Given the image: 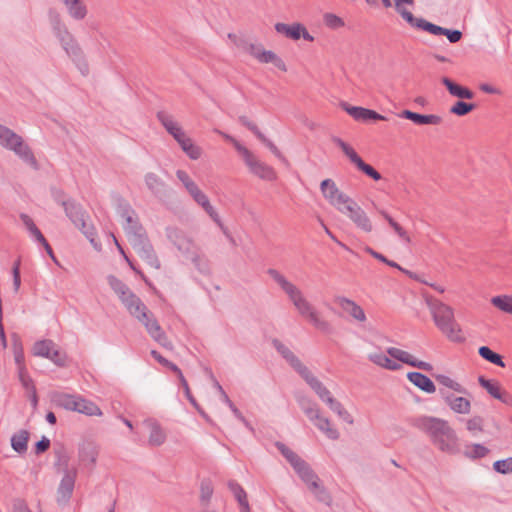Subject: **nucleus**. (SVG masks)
<instances>
[{
  "label": "nucleus",
  "mask_w": 512,
  "mask_h": 512,
  "mask_svg": "<svg viewBox=\"0 0 512 512\" xmlns=\"http://www.w3.org/2000/svg\"><path fill=\"white\" fill-rule=\"evenodd\" d=\"M314 425L322 431L329 439L337 440L339 438V432L336 428H333L330 420L324 417L320 410L317 412V418L309 419Z\"/></svg>",
  "instance_id": "33"
},
{
  "label": "nucleus",
  "mask_w": 512,
  "mask_h": 512,
  "mask_svg": "<svg viewBox=\"0 0 512 512\" xmlns=\"http://www.w3.org/2000/svg\"><path fill=\"white\" fill-rule=\"evenodd\" d=\"M369 360L374 364L391 371H397L401 368V365L393 361L390 357L383 353H373L368 356Z\"/></svg>",
  "instance_id": "39"
},
{
  "label": "nucleus",
  "mask_w": 512,
  "mask_h": 512,
  "mask_svg": "<svg viewBox=\"0 0 512 512\" xmlns=\"http://www.w3.org/2000/svg\"><path fill=\"white\" fill-rule=\"evenodd\" d=\"M214 386L216 387V389L219 391L220 395H221V398L223 400L224 403H226L228 405V407L231 409V411L233 412V414L239 419L241 420L242 422H244L245 424H247V421L245 419V417L243 416V414L241 413V411L234 405V403L230 400V398L228 397L227 393L224 391L223 387L219 384V382L217 380L214 379Z\"/></svg>",
  "instance_id": "50"
},
{
  "label": "nucleus",
  "mask_w": 512,
  "mask_h": 512,
  "mask_svg": "<svg viewBox=\"0 0 512 512\" xmlns=\"http://www.w3.org/2000/svg\"><path fill=\"white\" fill-rule=\"evenodd\" d=\"M193 200L200 205L204 211L211 217V219L220 227H222L221 219L214 207L211 205L207 195L203 193L197 186L191 192H189Z\"/></svg>",
  "instance_id": "23"
},
{
  "label": "nucleus",
  "mask_w": 512,
  "mask_h": 512,
  "mask_svg": "<svg viewBox=\"0 0 512 512\" xmlns=\"http://www.w3.org/2000/svg\"><path fill=\"white\" fill-rule=\"evenodd\" d=\"M21 140V136L10 128L0 124V145L7 150H11L16 142Z\"/></svg>",
  "instance_id": "40"
},
{
  "label": "nucleus",
  "mask_w": 512,
  "mask_h": 512,
  "mask_svg": "<svg viewBox=\"0 0 512 512\" xmlns=\"http://www.w3.org/2000/svg\"><path fill=\"white\" fill-rule=\"evenodd\" d=\"M332 141L343 151V153L348 157L350 162L354 164L358 170L363 172L368 177L372 178L375 181H379L382 179L381 174L375 170L371 165L365 163L362 158L357 154V152L348 145L345 141H343L339 137H333Z\"/></svg>",
  "instance_id": "10"
},
{
  "label": "nucleus",
  "mask_w": 512,
  "mask_h": 512,
  "mask_svg": "<svg viewBox=\"0 0 512 512\" xmlns=\"http://www.w3.org/2000/svg\"><path fill=\"white\" fill-rule=\"evenodd\" d=\"M299 405L305 415L311 419L317 418V412L320 410L316 403L312 402L310 399L302 397L299 399Z\"/></svg>",
  "instance_id": "54"
},
{
  "label": "nucleus",
  "mask_w": 512,
  "mask_h": 512,
  "mask_svg": "<svg viewBox=\"0 0 512 512\" xmlns=\"http://www.w3.org/2000/svg\"><path fill=\"white\" fill-rule=\"evenodd\" d=\"M228 37L234 42L236 47L242 52L249 54L260 63H272L281 71H287L284 61L273 51L265 50L260 43H254L246 38L237 37L234 34H229Z\"/></svg>",
  "instance_id": "5"
},
{
  "label": "nucleus",
  "mask_w": 512,
  "mask_h": 512,
  "mask_svg": "<svg viewBox=\"0 0 512 512\" xmlns=\"http://www.w3.org/2000/svg\"><path fill=\"white\" fill-rule=\"evenodd\" d=\"M18 378L23 388L28 392L36 390L33 379L29 376L26 367L18 369Z\"/></svg>",
  "instance_id": "58"
},
{
  "label": "nucleus",
  "mask_w": 512,
  "mask_h": 512,
  "mask_svg": "<svg viewBox=\"0 0 512 512\" xmlns=\"http://www.w3.org/2000/svg\"><path fill=\"white\" fill-rule=\"evenodd\" d=\"M67 217L79 228L91 243H94L95 230L86 222V213L79 203L72 200L62 201Z\"/></svg>",
  "instance_id": "8"
},
{
  "label": "nucleus",
  "mask_w": 512,
  "mask_h": 512,
  "mask_svg": "<svg viewBox=\"0 0 512 512\" xmlns=\"http://www.w3.org/2000/svg\"><path fill=\"white\" fill-rule=\"evenodd\" d=\"M436 381L440 383L441 385L448 387L458 393H465V388L459 384L458 382L454 381L450 377L443 375V374H437L434 376Z\"/></svg>",
  "instance_id": "55"
},
{
  "label": "nucleus",
  "mask_w": 512,
  "mask_h": 512,
  "mask_svg": "<svg viewBox=\"0 0 512 512\" xmlns=\"http://www.w3.org/2000/svg\"><path fill=\"white\" fill-rule=\"evenodd\" d=\"M349 219L360 230L370 233L373 230V224L367 213L359 206Z\"/></svg>",
  "instance_id": "35"
},
{
  "label": "nucleus",
  "mask_w": 512,
  "mask_h": 512,
  "mask_svg": "<svg viewBox=\"0 0 512 512\" xmlns=\"http://www.w3.org/2000/svg\"><path fill=\"white\" fill-rule=\"evenodd\" d=\"M275 445L277 449L280 451V453L285 457V459L291 464L294 470L305 462L300 456H298L294 451L288 448L284 443L276 442Z\"/></svg>",
  "instance_id": "44"
},
{
  "label": "nucleus",
  "mask_w": 512,
  "mask_h": 512,
  "mask_svg": "<svg viewBox=\"0 0 512 512\" xmlns=\"http://www.w3.org/2000/svg\"><path fill=\"white\" fill-rule=\"evenodd\" d=\"M295 472L301 478V480L307 485L309 488L312 486V483L319 481V477L312 470L307 462L302 463L299 467L295 469Z\"/></svg>",
  "instance_id": "43"
},
{
  "label": "nucleus",
  "mask_w": 512,
  "mask_h": 512,
  "mask_svg": "<svg viewBox=\"0 0 512 512\" xmlns=\"http://www.w3.org/2000/svg\"><path fill=\"white\" fill-rule=\"evenodd\" d=\"M490 450L482 444H471L465 447L464 455L465 457L476 460L486 457L489 454Z\"/></svg>",
  "instance_id": "47"
},
{
  "label": "nucleus",
  "mask_w": 512,
  "mask_h": 512,
  "mask_svg": "<svg viewBox=\"0 0 512 512\" xmlns=\"http://www.w3.org/2000/svg\"><path fill=\"white\" fill-rule=\"evenodd\" d=\"M419 29L427 31L433 35H445L449 42L457 43L462 38V32L459 30H451L436 24H433L427 20L420 21Z\"/></svg>",
  "instance_id": "19"
},
{
  "label": "nucleus",
  "mask_w": 512,
  "mask_h": 512,
  "mask_svg": "<svg viewBox=\"0 0 512 512\" xmlns=\"http://www.w3.org/2000/svg\"><path fill=\"white\" fill-rule=\"evenodd\" d=\"M55 344L52 340H40L34 343L32 353L34 356L48 358Z\"/></svg>",
  "instance_id": "48"
},
{
  "label": "nucleus",
  "mask_w": 512,
  "mask_h": 512,
  "mask_svg": "<svg viewBox=\"0 0 512 512\" xmlns=\"http://www.w3.org/2000/svg\"><path fill=\"white\" fill-rule=\"evenodd\" d=\"M491 302L501 311L512 314L511 296H496L492 298Z\"/></svg>",
  "instance_id": "59"
},
{
  "label": "nucleus",
  "mask_w": 512,
  "mask_h": 512,
  "mask_svg": "<svg viewBox=\"0 0 512 512\" xmlns=\"http://www.w3.org/2000/svg\"><path fill=\"white\" fill-rule=\"evenodd\" d=\"M29 432L25 429L19 430L11 437V446L19 454H24L28 448Z\"/></svg>",
  "instance_id": "37"
},
{
  "label": "nucleus",
  "mask_w": 512,
  "mask_h": 512,
  "mask_svg": "<svg viewBox=\"0 0 512 512\" xmlns=\"http://www.w3.org/2000/svg\"><path fill=\"white\" fill-rule=\"evenodd\" d=\"M133 317L137 318L146 328L148 334L163 347H169L171 344L159 325L153 313L148 310L146 305L141 301L130 312Z\"/></svg>",
  "instance_id": "6"
},
{
  "label": "nucleus",
  "mask_w": 512,
  "mask_h": 512,
  "mask_svg": "<svg viewBox=\"0 0 512 512\" xmlns=\"http://www.w3.org/2000/svg\"><path fill=\"white\" fill-rule=\"evenodd\" d=\"M387 353L391 358L398 360V361H400L404 364H407L409 366H412V367H415V368H418V369H421V370H424L427 372H431L433 370L432 364L422 361V360H418L409 352L401 350L399 348L389 347L387 349Z\"/></svg>",
  "instance_id": "16"
},
{
  "label": "nucleus",
  "mask_w": 512,
  "mask_h": 512,
  "mask_svg": "<svg viewBox=\"0 0 512 512\" xmlns=\"http://www.w3.org/2000/svg\"><path fill=\"white\" fill-rule=\"evenodd\" d=\"M10 151H13L23 162L28 164L34 170L39 169V164L34 156L31 148L26 144L21 137V140L15 143Z\"/></svg>",
  "instance_id": "24"
},
{
  "label": "nucleus",
  "mask_w": 512,
  "mask_h": 512,
  "mask_svg": "<svg viewBox=\"0 0 512 512\" xmlns=\"http://www.w3.org/2000/svg\"><path fill=\"white\" fill-rule=\"evenodd\" d=\"M181 149L193 160L198 159L201 156V150L199 147L194 145L193 141L189 137H185L178 143Z\"/></svg>",
  "instance_id": "52"
},
{
  "label": "nucleus",
  "mask_w": 512,
  "mask_h": 512,
  "mask_svg": "<svg viewBox=\"0 0 512 512\" xmlns=\"http://www.w3.org/2000/svg\"><path fill=\"white\" fill-rule=\"evenodd\" d=\"M483 426H484V419L479 415H475L466 420V429L472 435H476L477 433L483 432V430H484Z\"/></svg>",
  "instance_id": "57"
},
{
  "label": "nucleus",
  "mask_w": 512,
  "mask_h": 512,
  "mask_svg": "<svg viewBox=\"0 0 512 512\" xmlns=\"http://www.w3.org/2000/svg\"><path fill=\"white\" fill-rule=\"evenodd\" d=\"M48 19L53 35L60 43L66 55L73 61L80 73L83 76H87L89 73V65L85 54L76 38L62 20L60 13L55 9H49Z\"/></svg>",
  "instance_id": "3"
},
{
  "label": "nucleus",
  "mask_w": 512,
  "mask_h": 512,
  "mask_svg": "<svg viewBox=\"0 0 512 512\" xmlns=\"http://www.w3.org/2000/svg\"><path fill=\"white\" fill-rule=\"evenodd\" d=\"M476 108V104L457 101L451 108L450 113L457 116H465Z\"/></svg>",
  "instance_id": "56"
},
{
  "label": "nucleus",
  "mask_w": 512,
  "mask_h": 512,
  "mask_svg": "<svg viewBox=\"0 0 512 512\" xmlns=\"http://www.w3.org/2000/svg\"><path fill=\"white\" fill-rule=\"evenodd\" d=\"M441 83L447 88L449 93L460 99H472L474 97V92L468 89L467 87L461 86L454 81H452L448 77H443L441 79Z\"/></svg>",
  "instance_id": "31"
},
{
  "label": "nucleus",
  "mask_w": 512,
  "mask_h": 512,
  "mask_svg": "<svg viewBox=\"0 0 512 512\" xmlns=\"http://www.w3.org/2000/svg\"><path fill=\"white\" fill-rule=\"evenodd\" d=\"M165 438L166 437L162 429L159 426L154 425L150 431L149 444L152 446H160L164 443Z\"/></svg>",
  "instance_id": "62"
},
{
  "label": "nucleus",
  "mask_w": 512,
  "mask_h": 512,
  "mask_svg": "<svg viewBox=\"0 0 512 512\" xmlns=\"http://www.w3.org/2000/svg\"><path fill=\"white\" fill-rule=\"evenodd\" d=\"M78 398V395L58 392L53 394L52 402L58 407L75 412Z\"/></svg>",
  "instance_id": "36"
},
{
  "label": "nucleus",
  "mask_w": 512,
  "mask_h": 512,
  "mask_svg": "<svg viewBox=\"0 0 512 512\" xmlns=\"http://www.w3.org/2000/svg\"><path fill=\"white\" fill-rule=\"evenodd\" d=\"M272 345L276 351L287 361V363L299 374L308 369L301 360L279 339H273Z\"/></svg>",
  "instance_id": "17"
},
{
  "label": "nucleus",
  "mask_w": 512,
  "mask_h": 512,
  "mask_svg": "<svg viewBox=\"0 0 512 512\" xmlns=\"http://www.w3.org/2000/svg\"><path fill=\"white\" fill-rule=\"evenodd\" d=\"M328 407L335 412L341 419H343L345 422L349 424H353V418L350 415V413L343 407V405L336 400L333 396L330 398H327V401L325 402Z\"/></svg>",
  "instance_id": "45"
},
{
  "label": "nucleus",
  "mask_w": 512,
  "mask_h": 512,
  "mask_svg": "<svg viewBox=\"0 0 512 512\" xmlns=\"http://www.w3.org/2000/svg\"><path fill=\"white\" fill-rule=\"evenodd\" d=\"M56 455V462L55 465L65 473L67 471H71L72 469H69V457L63 447H61L58 450H55Z\"/></svg>",
  "instance_id": "60"
},
{
  "label": "nucleus",
  "mask_w": 512,
  "mask_h": 512,
  "mask_svg": "<svg viewBox=\"0 0 512 512\" xmlns=\"http://www.w3.org/2000/svg\"><path fill=\"white\" fill-rule=\"evenodd\" d=\"M300 376L306 381V383L311 387V389L318 395V397L323 402H326L327 398H330L332 396L330 391L317 377H315L310 372L309 369H307L306 372H303Z\"/></svg>",
  "instance_id": "27"
},
{
  "label": "nucleus",
  "mask_w": 512,
  "mask_h": 512,
  "mask_svg": "<svg viewBox=\"0 0 512 512\" xmlns=\"http://www.w3.org/2000/svg\"><path fill=\"white\" fill-rule=\"evenodd\" d=\"M144 183L148 191L159 201L169 198L170 188L167 183L156 173L147 172L144 175Z\"/></svg>",
  "instance_id": "13"
},
{
  "label": "nucleus",
  "mask_w": 512,
  "mask_h": 512,
  "mask_svg": "<svg viewBox=\"0 0 512 512\" xmlns=\"http://www.w3.org/2000/svg\"><path fill=\"white\" fill-rule=\"evenodd\" d=\"M427 305L439 330L453 342L465 341L462 330L454 318V310L449 305L435 298H428Z\"/></svg>",
  "instance_id": "4"
},
{
  "label": "nucleus",
  "mask_w": 512,
  "mask_h": 512,
  "mask_svg": "<svg viewBox=\"0 0 512 512\" xmlns=\"http://www.w3.org/2000/svg\"><path fill=\"white\" fill-rule=\"evenodd\" d=\"M213 494L212 482L209 479H204L200 484V500L206 504L210 501Z\"/></svg>",
  "instance_id": "61"
},
{
  "label": "nucleus",
  "mask_w": 512,
  "mask_h": 512,
  "mask_svg": "<svg viewBox=\"0 0 512 512\" xmlns=\"http://www.w3.org/2000/svg\"><path fill=\"white\" fill-rule=\"evenodd\" d=\"M320 190L324 198L332 205L336 206L340 204L347 196V194L341 192L336 183L332 179H325L320 184Z\"/></svg>",
  "instance_id": "20"
},
{
  "label": "nucleus",
  "mask_w": 512,
  "mask_h": 512,
  "mask_svg": "<svg viewBox=\"0 0 512 512\" xmlns=\"http://www.w3.org/2000/svg\"><path fill=\"white\" fill-rule=\"evenodd\" d=\"M493 468L496 472L501 474L512 473V457L495 461L493 464Z\"/></svg>",
  "instance_id": "64"
},
{
  "label": "nucleus",
  "mask_w": 512,
  "mask_h": 512,
  "mask_svg": "<svg viewBox=\"0 0 512 512\" xmlns=\"http://www.w3.org/2000/svg\"><path fill=\"white\" fill-rule=\"evenodd\" d=\"M20 218L27 228V230L30 232L31 236L37 241V242H44V236L41 233V231L38 229V227L35 225L34 221L31 217H29L27 214H21Z\"/></svg>",
  "instance_id": "51"
},
{
  "label": "nucleus",
  "mask_w": 512,
  "mask_h": 512,
  "mask_svg": "<svg viewBox=\"0 0 512 512\" xmlns=\"http://www.w3.org/2000/svg\"><path fill=\"white\" fill-rule=\"evenodd\" d=\"M358 207H359V205L348 195L344 198V200L342 202H340V204H337L335 206V208L340 213L344 214L348 218L350 217V215H352L355 212V210Z\"/></svg>",
  "instance_id": "53"
},
{
  "label": "nucleus",
  "mask_w": 512,
  "mask_h": 512,
  "mask_svg": "<svg viewBox=\"0 0 512 512\" xmlns=\"http://www.w3.org/2000/svg\"><path fill=\"white\" fill-rule=\"evenodd\" d=\"M415 0H394L395 10L401 17L407 21L412 27L419 29L420 21H425L424 18L415 17L410 11L403 7L404 4L413 5Z\"/></svg>",
  "instance_id": "32"
},
{
  "label": "nucleus",
  "mask_w": 512,
  "mask_h": 512,
  "mask_svg": "<svg viewBox=\"0 0 512 512\" xmlns=\"http://www.w3.org/2000/svg\"><path fill=\"white\" fill-rule=\"evenodd\" d=\"M479 384L495 399L505 404L512 403V396L501 390V386L497 381L486 379L484 376L478 378Z\"/></svg>",
  "instance_id": "22"
},
{
  "label": "nucleus",
  "mask_w": 512,
  "mask_h": 512,
  "mask_svg": "<svg viewBox=\"0 0 512 512\" xmlns=\"http://www.w3.org/2000/svg\"><path fill=\"white\" fill-rule=\"evenodd\" d=\"M75 412L87 415V416H101V409L92 401L87 400L79 396L77 400V406Z\"/></svg>",
  "instance_id": "38"
},
{
  "label": "nucleus",
  "mask_w": 512,
  "mask_h": 512,
  "mask_svg": "<svg viewBox=\"0 0 512 512\" xmlns=\"http://www.w3.org/2000/svg\"><path fill=\"white\" fill-rule=\"evenodd\" d=\"M407 379L426 393L432 394L436 391V386L433 381L420 372H408Z\"/></svg>",
  "instance_id": "29"
},
{
  "label": "nucleus",
  "mask_w": 512,
  "mask_h": 512,
  "mask_svg": "<svg viewBox=\"0 0 512 512\" xmlns=\"http://www.w3.org/2000/svg\"><path fill=\"white\" fill-rule=\"evenodd\" d=\"M166 236L184 257L197 246L190 237L177 227H167Z\"/></svg>",
  "instance_id": "14"
},
{
  "label": "nucleus",
  "mask_w": 512,
  "mask_h": 512,
  "mask_svg": "<svg viewBox=\"0 0 512 512\" xmlns=\"http://www.w3.org/2000/svg\"><path fill=\"white\" fill-rule=\"evenodd\" d=\"M379 214L388 222L394 232L407 244L411 242V238L405 229L397 223L385 210H379Z\"/></svg>",
  "instance_id": "46"
},
{
  "label": "nucleus",
  "mask_w": 512,
  "mask_h": 512,
  "mask_svg": "<svg viewBox=\"0 0 512 512\" xmlns=\"http://www.w3.org/2000/svg\"><path fill=\"white\" fill-rule=\"evenodd\" d=\"M185 258L189 260L201 274H210V262L207 256L196 246Z\"/></svg>",
  "instance_id": "25"
},
{
  "label": "nucleus",
  "mask_w": 512,
  "mask_h": 512,
  "mask_svg": "<svg viewBox=\"0 0 512 512\" xmlns=\"http://www.w3.org/2000/svg\"><path fill=\"white\" fill-rule=\"evenodd\" d=\"M137 255L151 268L160 269V260L151 244L148 236H143L129 242Z\"/></svg>",
  "instance_id": "11"
},
{
  "label": "nucleus",
  "mask_w": 512,
  "mask_h": 512,
  "mask_svg": "<svg viewBox=\"0 0 512 512\" xmlns=\"http://www.w3.org/2000/svg\"><path fill=\"white\" fill-rule=\"evenodd\" d=\"M399 117L411 120L417 125H439L442 122V118L438 115H423L410 110H403Z\"/></svg>",
  "instance_id": "26"
},
{
  "label": "nucleus",
  "mask_w": 512,
  "mask_h": 512,
  "mask_svg": "<svg viewBox=\"0 0 512 512\" xmlns=\"http://www.w3.org/2000/svg\"><path fill=\"white\" fill-rule=\"evenodd\" d=\"M158 121L163 125L166 131H170L171 129L177 127L178 122H176L172 115L165 111H159L157 113Z\"/></svg>",
  "instance_id": "63"
},
{
  "label": "nucleus",
  "mask_w": 512,
  "mask_h": 512,
  "mask_svg": "<svg viewBox=\"0 0 512 512\" xmlns=\"http://www.w3.org/2000/svg\"><path fill=\"white\" fill-rule=\"evenodd\" d=\"M412 424L424 432L439 451L450 455L459 452V438L447 420L434 416H420L413 419Z\"/></svg>",
  "instance_id": "1"
},
{
  "label": "nucleus",
  "mask_w": 512,
  "mask_h": 512,
  "mask_svg": "<svg viewBox=\"0 0 512 512\" xmlns=\"http://www.w3.org/2000/svg\"><path fill=\"white\" fill-rule=\"evenodd\" d=\"M341 107L350 115L352 116L356 121H368V120H381L385 121L386 117L377 113L374 110L358 107V106H351L346 102L341 103Z\"/></svg>",
  "instance_id": "18"
},
{
  "label": "nucleus",
  "mask_w": 512,
  "mask_h": 512,
  "mask_svg": "<svg viewBox=\"0 0 512 512\" xmlns=\"http://www.w3.org/2000/svg\"><path fill=\"white\" fill-rule=\"evenodd\" d=\"M107 281L111 289L118 295L122 304L129 312L135 306L140 304L141 299L136 294H134L123 281L114 275H109L107 277Z\"/></svg>",
  "instance_id": "12"
},
{
  "label": "nucleus",
  "mask_w": 512,
  "mask_h": 512,
  "mask_svg": "<svg viewBox=\"0 0 512 512\" xmlns=\"http://www.w3.org/2000/svg\"><path fill=\"white\" fill-rule=\"evenodd\" d=\"M334 302L356 321H366V315L364 310L355 301L344 296H337L335 297Z\"/></svg>",
  "instance_id": "21"
},
{
  "label": "nucleus",
  "mask_w": 512,
  "mask_h": 512,
  "mask_svg": "<svg viewBox=\"0 0 512 512\" xmlns=\"http://www.w3.org/2000/svg\"><path fill=\"white\" fill-rule=\"evenodd\" d=\"M301 29H303V25L299 23H294L292 25H288L285 23H276L275 30L285 35L287 38L298 40L301 37Z\"/></svg>",
  "instance_id": "41"
},
{
  "label": "nucleus",
  "mask_w": 512,
  "mask_h": 512,
  "mask_svg": "<svg viewBox=\"0 0 512 512\" xmlns=\"http://www.w3.org/2000/svg\"><path fill=\"white\" fill-rule=\"evenodd\" d=\"M76 477V468H72L71 471H67V473L63 475L57 489V503L59 505H66L71 499L75 487Z\"/></svg>",
  "instance_id": "15"
},
{
  "label": "nucleus",
  "mask_w": 512,
  "mask_h": 512,
  "mask_svg": "<svg viewBox=\"0 0 512 512\" xmlns=\"http://www.w3.org/2000/svg\"><path fill=\"white\" fill-rule=\"evenodd\" d=\"M445 403L457 414H469L471 411V402L465 397L447 394L444 396Z\"/></svg>",
  "instance_id": "28"
},
{
  "label": "nucleus",
  "mask_w": 512,
  "mask_h": 512,
  "mask_svg": "<svg viewBox=\"0 0 512 512\" xmlns=\"http://www.w3.org/2000/svg\"><path fill=\"white\" fill-rule=\"evenodd\" d=\"M67 9L69 16L77 21L83 20L88 13L87 7L82 0H61Z\"/></svg>",
  "instance_id": "30"
},
{
  "label": "nucleus",
  "mask_w": 512,
  "mask_h": 512,
  "mask_svg": "<svg viewBox=\"0 0 512 512\" xmlns=\"http://www.w3.org/2000/svg\"><path fill=\"white\" fill-rule=\"evenodd\" d=\"M118 213L121 218L126 221L124 230L129 242L147 235L144 227L139 222L135 211L128 203L120 204L118 207Z\"/></svg>",
  "instance_id": "9"
},
{
  "label": "nucleus",
  "mask_w": 512,
  "mask_h": 512,
  "mask_svg": "<svg viewBox=\"0 0 512 512\" xmlns=\"http://www.w3.org/2000/svg\"><path fill=\"white\" fill-rule=\"evenodd\" d=\"M478 353L486 361L502 368L505 367V362L503 361L502 356L492 351L489 347L481 346Z\"/></svg>",
  "instance_id": "49"
},
{
  "label": "nucleus",
  "mask_w": 512,
  "mask_h": 512,
  "mask_svg": "<svg viewBox=\"0 0 512 512\" xmlns=\"http://www.w3.org/2000/svg\"><path fill=\"white\" fill-rule=\"evenodd\" d=\"M308 489L314 495L317 501L327 506L332 505V496L328 492V490L321 484L320 480L312 483V486H310Z\"/></svg>",
  "instance_id": "42"
},
{
  "label": "nucleus",
  "mask_w": 512,
  "mask_h": 512,
  "mask_svg": "<svg viewBox=\"0 0 512 512\" xmlns=\"http://www.w3.org/2000/svg\"><path fill=\"white\" fill-rule=\"evenodd\" d=\"M236 151L241 155L249 171L265 181H274L277 178L275 170L259 160L248 148L241 143H236Z\"/></svg>",
  "instance_id": "7"
},
{
  "label": "nucleus",
  "mask_w": 512,
  "mask_h": 512,
  "mask_svg": "<svg viewBox=\"0 0 512 512\" xmlns=\"http://www.w3.org/2000/svg\"><path fill=\"white\" fill-rule=\"evenodd\" d=\"M228 487H229L230 491L233 493L236 501L238 502L240 511L241 512H251L248 498H247V493L242 488V486L239 483H237L236 481L230 480L228 482Z\"/></svg>",
  "instance_id": "34"
},
{
  "label": "nucleus",
  "mask_w": 512,
  "mask_h": 512,
  "mask_svg": "<svg viewBox=\"0 0 512 512\" xmlns=\"http://www.w3.org/2000/svg\"><path fill=\"white\" fill-rule=\"evenodd\" d=\"M267 274L285 292L300 316L306 318L316 329L322 332L329 333L331 331L330 323L320 317L316 308L295 284L274 268H269Z\"/></svg>",
  "instance_id": "2"
}]
</instances>
